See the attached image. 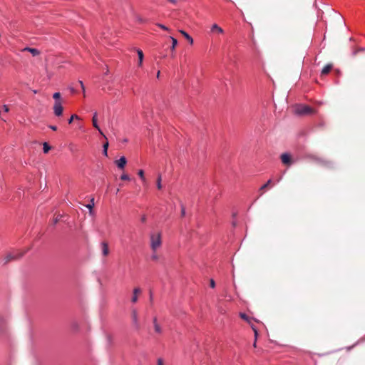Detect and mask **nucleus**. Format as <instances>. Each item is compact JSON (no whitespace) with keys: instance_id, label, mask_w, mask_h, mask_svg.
I'll return each instance as SVG.
<instances>
[{"instance_id":"nucleus-21","label":"nucleus","mask_w":365,"mask_h":365,"mask_svg":"<svg viewBox=\"0 0 365 365\" xmlns=\"http://www.w3.org/2000/svg\"><path fill=\"white\" fill-rule=\"evenodd\" d=\"M171 40H172V46H171V50L172 51H174L175 48V46L176 45L178 44V41L176 38H173V37H170Z\"/></svg>"},{"instance_id":"nucleus-9","label":"nucleus","mask_w":365,"mask_h":365,"mask_svg":"<svg viewBox=\"0 0 365 365\" xmlns=\"http://www.w3.org/2000/svg\"><path fill=\"white\" fill-rule=\"evenodd\" d=\"M22 256V255H19V256H16V255H12L11 253L9 254H7L4 257V264H8L9 262L14 260V259H16L19 257H21Z\"/></svg>"},{"instance_id":"nucleus-42","label":"nucleus","mask_w":365,"mask_h":365,"mask_svg":"<svg viewBox=\"0 0 365 365\" xmlns=\"http://www.w3.org/2000/svg\"><path fill=\"white\" fill-rule=\"evenodd\" d=\"M58 220H59L58 217H56V218L54 219V223H55V224H56V223H57Z\"/></svg>"},{"instance_id":"nucleus-35","label":"nucleus","mask_w":365,"mask_h":365,"mask_svg":"<svg viewBox=\"0 0 365 365\" xmlns=\"http://www.w3.org/2000/svg\"><path fill=\"white\" fill-rule=\"evenodd\" d=\"M49 128L54 131L57 130V127L56 125H49Z\"/></svg>"},{"instance_id":"nucleus-22","label":"nucleus","mask_w":365,"mask_h":365,"mask_svg":"<svg viewBox=\"0 0 365 365\" xmlns=\"http://www.w3.org/2000/svg\"><path fill=\"white\" fill-rule=\"evenodd\" d=\"M161 180H162L161 175H159L158 177V179H157V182H157V187L159 190L162 189Z\"/></svg>"},{"instance_id":"nucleus-4","label":"nucleus","mask_w":365,"mask_h":365,"mask_svg":"<svg viewBox=\"0 0 365 365\" xmlns=\"http://www.w3.org/2000/svg\"><path fill=\"white\" fill-rule=\"evenodd\" d=\"M280 159L282 160V163L285 165L290 166L293 163L292 156L288 153H282L280 155Z\"/></svg>"},{"instance_id":"nucleus-12","label":"nucleus","mask_w":365,"mask_h":365,"mask_svg":"<svg viewBox=\"0 0 365 365\" xmlns=\"http://www.w3.org/2000/svg\"><path fill=\"white\" fill-rule=\"evenodd\" d=\"M333 65L331 63L327 64L322 70V75H327L328 74L330 71L332 69Z\"/></svg>"},{"instance_id":"nucleus-36","label":"nucleus","mask_w":365,"mask_h":365,"mask_svg":"<svg viewBox=\"0 0 365 365\" xmlns=\"http://www.w3.org/2000/svg\"><path fill=\"white\" fill-rule=\"evenodd\" d=\"M252 329H253L255 334V337H256L257 335V329H255V327L253 325H252Z\"/></svg>"},{"instance_id":"nucleus-7","label":"nucleus","mask_w":365,"mask_h":365,"mask_svg":"<svg viewBox=\"0 0 365 365\" xmlns=\"http://www.w3.org/2000/svg\"><path fill=\"white\" fill-rule=\"evenodd\" d=\"M97 115H98L97 112H95L93 113V116L92 118L93 125L96 129H97L98 130V132L100 133L101 135H103L106 138V136L104 135V134L103 133L102 130H101L100 127L98 125Z\"/></svg>"},{"instance_id":"nucleus-8","label":"nucleus","mask_w":365,"mask_h":365,"mask_svg":"<svg viewBox=\"0 0 365 365\" xmlns=\"http://www.w3.org/2000/svg\"><path fill=\"white\" fill-rule=\"evenodd\" d=\"M142 292V290L139 287H135L134 289H133V297L131 299V302L133 303H136L138 302V295L140 294Z\"/></svg>"},{"instance_id":"nucleus-14","label":"nucleus","mask_w":365,"mask_h":365,"mask_svg":"<svg viewBox=\"0 0 365 365\" xmlns=\"http://www.w3.org/2000/svg\"><path fill=\"white\" fill-rule=\"evenodd\" d=\"M179 32L188 41L190 44L193 43V38L185 31L180 30Z\"/></svg>"},{"instance_id":"nucleus-5","label":"nucleus","mask_w":365,"mask_h":365,"mask_svg":"<svg viewBox=\"0 0 365 365\" xmlns=\"http://www.w3.org/2000/svg\"><path fill=\"white\" fill-rule=\"evenodd\" d=\"M307 158L312 161H314L320 165H325L327 164V161L322 159V158H319L318 156L314 155H309L307 156Z\"/></svg>"},{"instance_id":"nucleus-38","label":"nucleus","mask_w":365,"mask_h":365,"mask_svg":"<svg viewBox=\"0 0 365 365\" xmlns=\"http://www.w3.org/2000/svg\"><path fill=\"white\" fill-rule=\"evenodd\" d=\"M4 111H5V112H8V111H9V108H8V106H6V105H4Z\"/></svg>"},{"instance_id":"nucleus-3","label":"nucleus","mask_w":365,"mask_h":365,"mask_svg":"<svg viewBox=\"0 0 365 365\" xmlns=\"http://www.w3.org/2000/svg\"><path fill=\"white\" fill-rule=\"evenodd\" d=\"M63 101H55L53 105V113L56 116H61L63 114Z\"/></svg>"},{"instance_id":"nucleus-18","label":"nucleus","mask_w":365,"mask_h":365,"mask_svg":"<svg viewBox=\"0 0 365 365\" xmlns=\"http://www.w3.org/2000/svg\"><path fill=\"white\" fill-rule=\"evenodd\" d=\"M94 206V198H92L91 200V202L88 205H86V207L89 209L90 210V213L91 214L92 213V210H93V207Z\"/></svg>"},{"instance_id":"nucleus-17","label":"nucleus","mask_w":365,"mask_h":365,"mask_svg":"<svg viewBox=\"0 0 365 365\" xmlns=\"http://www.w3.org/2000/svg\"><path fill=\"white\" fill-rule=\"evenodd\" d=\"M51 146L48 144V143L45 142L43 143V150L44 153H48V151L51 150Z\"/></svg>"},{"instance_id":"nucleus-37","label":"nucleus","mask_w":365,"mask_h":365,"mask_svg":"<svg viewBox=\"0 0 365 365\" xmlns=\"http://www.w3.org/2000/svg\"><path fill=\"white\" fill-rule=\"evenodd\" d=\"M153 325H155V324H158V322H157V318L156 317L153 318Z\"/></svg>"},{"instance_id":"nucleus-23","label":"nucleus","mask_w":365,"mask_h":365,"mask_svg":"<svg viewBox=\"0 0 365 365\" xmlns=\"http://www.w3.org/2000/svg\"><path fill=\"white\" fill-rule=\"evenodd\" d=\"M240 316L242 319L247 321L248 323H250V318L246 314L240 313Z\"/></svg>"},{"instance_id":"nucleus-10","label":"nucleus","mask_w":365,"mask_h":365,"mask_svg":"<svg viewBox=\"0 0 365 365\" xmlns=\"http://www.w3.org/2000/svg\"><path fill=\"white\" fill-rule=\"evenodd\" d=\"M127 160L125 157H121L119 160L115 161V164L118 168L123 169L126 165Z\"/></svg>"},{"instance_id":"nucleus-41","label":"nucleus","mask_w":365,"mask_h":365,"mask_svg":"<svg viewBox=\"0 0 365 365\" xmlns=\"http://www.w3.org/2000/svg\"><path fill=\"white\" fill-rule=\"evenodd\" d=\"M4 323L3 318L0 316V326Z\"/></svg>"},{"instance_id":"nucleus-19","label":"nucleus","mask_w":365,"mask_h":365,"mask_svg":"<svg viewBox=\"0 0 365 365\" xmlns=\"http://www.w3.org/2000/svg\"><path fill=\"white\" fill-rule=\"evenodd\" d=\"M53 98L55 99V101H63L62 99H61V93L59 92L54 93Z\"/></svg>"},{"instance_id":"nucleus-13","label":"nucleus","mask_w":365,"mask_h":365,"mask_svg":"<svg viewBox=\"0 0 365 365\" xmlns=\"http://www.w3.org/2000/svg\"><path fill=\"white\" fill-rule=\"evenodd\" d=\"M23 51H27L30 52L33 56H36L40 54V51L38 49L34 48L26 47Z\"/></svg>"},{"instance_id":"nucleus-28","label":"nucleus","mask_w":365,"mask_h":365,"mask_svg":"<svg viewBox=\"0 0 365 365\" xmlns=\"http://www.w3.org/2000/svg\"><path fill=\"white\" fill-rule=\"evenodd\" d=\"M108 147V142H106V143L103 145V154H104L105 155H107Z\"/></svg>"},{"instance_id":"nucleus-2","label":"nucleus","mask_w":365,"mask_h":365,"mask_svg":"<svg viewBox=\"0 0 365 365\" xmlns=\"http://www.w3.org/2000/svg\"><path fill=\"white\" fill-rule=\"evenodd\" d=\"M295 112L298 115H311V114L314 113V110L310 106H299L296 108Z\"/></svg>"},{"instance_id":"nucleus-20","label":"nucleus","mask_w":365,"mask_h":365,"mask_svg":"<svg viewBox=\"0 0 365 365\" xmlns=\"http://www.w3.org/2000/svg\"><path fill=\"white\" fill-rule=\"evenodd\" d=\"M139 177L141 178L143 183L146 182V179L144 176V171L143 170H140L138 173Z\"/></svg>"},{"instance_id":"nucleus-44","label":"nucleus","mask_w":365,"mask_h":365,"mask_svg":"<svg viewBox=\"0 0 365 365\" xmlns=\"http://www.w3.org/2000/svg\"><path fill=\"white\" fill-rule=\"evenodd\" d=\"M140 22H143V20L142 19H139Z\"/></svg>"},{"instance_id":"nucleus-16","label":"nucleus","mask_w":365,"mask_h":365,"mask_svg":"<svg viewBox=\"0 0 365 365\" xmlns=\"http://www.w3.org/2000/svg\"><path fill=\"white\" fill-rule=\"evenodd\" d=\"M137 53H138V58H139V62H138V65L140 66H142V63H143V53L141 50L138 49L137 51Z\"/></svg>"},{"instance_id":"nucleus-6","label":"nucleus","mask_w":365,"mask_h":365,"mask_svg":"<svg viewBox=\"0 0 365 365\" xmlns=\"http://www.w3.org/2000/svg\"><path fill=\"white\" fill-rule=\"evenodd\" d=\"M101 247L102 255L104 257H108V255L110 254L108 243L106 241L102 242L101 243Z\"/></svg>"},{"instance_id":"nucleus-30","label":"nucleus","mask_w":365,"mask_h":365,"mask_svg":"<svg viewBox=\"0 0 365 365\" xmlns=\"http://www.w3.org/2000/svg\"><path fill=\"white\" fill-rule=\"evenodd\" d=\"M156 25H157L158 27H160V28H161L162 29H163V30H165V31H168V30H169V29H168V27H166V26H165V25H163V24H157Z\"/></svg>"},{"instance_id":"nucleus-43","label":"nucleus","mask_w":365,"mask_h":365,"mask_svg":"<svg viewBox=\"0 0 365 365\" xmlns=\"http://www.w3.org/2000/svg\"><path fill=\"white\" fill-rule=\"evenodd\" d=\"M159 76H160V71H158L157 73V78H159Z\"/></svg>"},{"instance_id":"nucleus-29","label":"nucleus","mask_w":365,"mask_h":365,"mask_svg":"<svg viewBox=\"0 0 365 365\" xmlns=\"http://www.w3.org/2000/svg\"><path fill=\"white\" fill-rule=\"evenodd\" d=\"M78 83L80 84L82 90H83V96H86V91H85V87H84V85L83 83V82L81 81H78Z\"/></svg>"},{"instance_id":"nucleus-25","label":"nucleus","mask_w":365,"mask_h":365,"mask_svg":"<svg viewBox=\"0 0 365 365\" xmlns=\"http://www.w3.org/2000/svg\"><path fill=\"white\" fill-rule=\"evenodd\" d=\"M272 182V180H269L266 184L263 185L261 187H260V190H264L265 189H267L268 187V186L271 184Z\"/></svg>"},{"instance_id":"nucleus-27","label":"nucleus","mask_w":365,"mask_h":365,"mask_svg":"<svg viewBox=\"0 0 365 365\" xmlns=\"http://www.w3.org/2000/svg\"><path fill=\"white\" fill-rule=\"evenodd\" d=\"M120 179L122 180H130V177L128 176V175L125 174V173H123L121 176H120Z\"/></svg>"},{"instance_id":"nucleus-31","label":"nucleus","mask_w":365,"mask_h":365,"mask_svg":"<svg viewBox=\"0 0 365 365\" xmlns=\"http://www.w3.org/2000/svg\"><path fill=\"white\" fill-rule=\"evenodd\" d=\"M181 215L182 217L185 215V208L183 205H181Z\"/></svg>"},{"instance_id":"nucleus-24","label":"nucleus","mask_w":365,"mask_h":365,"mask_svg":"<svg viewBox=\"0 0 365 365\" xmlns=\"http://www.w3.org/2000/svg\"><path fill=\"white\" fill-rule=\"evenodd\" d=\"M155 331L158 334L162 333V328L158 324L154 325Z\"/></svg>"},{"instance_id":"nucleus-1","label":"nucleus","mask_w":365,"mask_h":365,"mask_svg":"<svg viewBox=\"0 0 365 365\" xmlns=\"http://www.w3.org/2000/svg\"><path fill=\"white\" fill-rule=\"evenodd\" d=\"M162 245L161 234L160 232H153L150 234V247L153 252H155Z\"/></svg>"},{"instance_id":"nucleus-40","label":"nucleus","mask_w":365,"mask_h":365,"mask_svg":"<svg viewBox=\"0 0 365 365\" xmlns=\"http://www.w3.org/2000/svg\"><path fill=\"white\" fill-rule=\"evenodd\" d=\"M141 221H142L143 222H145L146 221V217H145V215L142 217V218H141Z\"/></svg>"},{"instance_id":"nucleus-34","label":"nucleus","mask_w":365,"mask_h":365,"mask_svg":"<svg viewBox=\"0 0 365 365\" xmlns=\"http://www.w3.org/2000/svg\"><path fill=\"white\" fill-rule=\"evenodd\" d=\"M158 365H163V361L161 359H158Z\"/></svg>"},{"instance_id":"nucleus-32","label":"nucleus","mask_w":365,"mask_h":365,"mask_svg":"<svg viewBox=\"0 0 365 365\" xmlns=\"http://www.w3.org/2000/svg\"><path fill=\"white\" fill-rule=\"evenodd\" d=\"M210 285L212 288H214L215 287V282L213 279H210Z\"/></svg>"},{"instance_id":"nucleus-39","label":"nucleus","mask_w":365,"mask_h":365,"mask_svg":"<svg viewBox=\"0 0 365 365\" xmlns=\"http://www.w3.org/2000/svg\"><path fill=\"white\" fill-rule=\"evenodd\" d=\"M168 1H170V3H172L173 4H177L176 0H168Z\"/></svg>"},{"instance_id":"nucleus-15","label":"nucleus","mask_w":365,"mask_h":365,"mask_svg":"<svg viewBox=\"0 0 365 365\" xmlns=\"http://www.w3.org/2000/svg\"><path fill=\"white\" fill-rule=\"evenodd\" d=\"M211 31L216 32L217 34H222L223 29L221 27H220L217 24H215L211 27Z\"/></svg>"},{"instance_id":"nucleus-26","label":"nucleus","mask_w":365,"mask_h":365,"mask_svg":"<svg viewBox=\"0 0 365 365\" xmlns=\"http://www.w3.org/2000/svg\"><path fill=\"white\" fill-rule=\"evenodd\" d=\"M74 119H79V117L76 114L72 115L71 118L68 120V123L71 124Z\"/></svg>"},{"instance_id":"nucleus-33","label":"nucleus","mask_w":365,"mask_h":365,"mask_svg":"<svg viewBox=\"0 0 365 365\" xmlns=\"http://www.w3.org/2000/svg\"><path fill=\"white\" fill-rule=\"evenodd\" d=\"M151 258L153 260H158V256L154 252V254L152 255Z\"/></svg>"},{"instance_id":"nucleus-11","label":"nucleus","mask_w":365,"mask_h":365,"mask_svg":"<svg viewBox=\"0 0 365 365\" xmlns=\"http://www.w3.org/2000/svg\"><path fill=\"white\" fill-rule=\"evenodd\" d=\"M132 318H133V322L136 329H139V324H138V313L135 309H133L132 311Z\"/></svg>"}]
</instances>
